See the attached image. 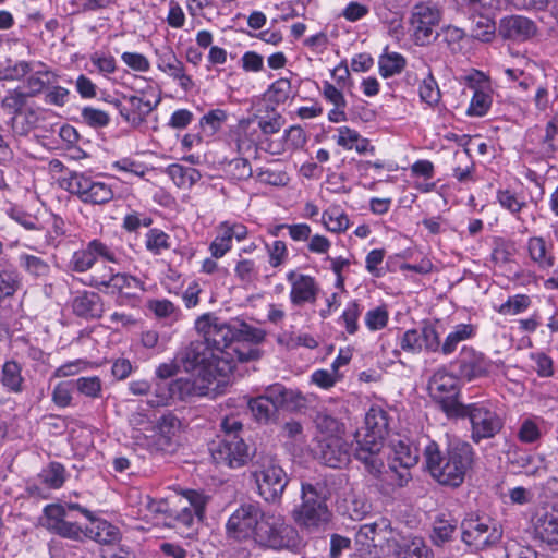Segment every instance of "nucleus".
<instances>
[{
    "label": "nucleus",
    "mask_w": 558,
    "mask_h": 558,
    "mask_svg": "<svg viewBox=\"0 0 558 558\" xmlns=\"http://www.w3.org/2000/svg\"><path fill=\"white\" fill-rule=\"evenodd\" d=\"M418 462V450L404 441L393 446V456L389 463H398L399 466H414Z\"/></svg>",
    "instance_id": "de8ad7c7"
},
{
    "label": "nucleus",
    "mask_w": 558,
    "mask_h": 558,
    "mask_svg": "<svg viewBox=\"0 0 558 558\" xmlns=\"http://www.w3.org/2000/svg\"><path fill=\"white\" fill-rule=\"evenodd\" d=\"M301 490L302 504L293 510V519L301 527L318 531L330 521L329 489L324 482H315L302 483Z\"/></svg>",
    "instance_id": "20e7f679"
},
{
    "label": "nucleus",
    "mask_w": 558,
    "mask_h": 558,
    "mask_svg": "<svg viewBox=\"0 0 558 558\" xmlns=\"http://www.w3.org/2000/svg\"><path fill=\"white\" fill-rule=\"evenodd\" d=\"M210 452L216 464L232 469L241 468L252 459L250 447L243 438L233 434L221 437L211 446Z\"/></svg>",
    "instance_id": "ddd939ff"
},
{
    "label": "nucleus",
    "mask_w": 558,
    "mask_h": 558,
    "mask_svg": "<svg viewBox=\"0 0 558 558\" xmlns=\"http://www.w3.org/2000/svg\"><path fill=\"white\" fill-rule=\"evenodd\" d=\"M65 470L62 464L58 462H51L46 469L39 473V480L46 486L50 488H60L64 481Z\"/></svg>",
    "instance_id": "8fccbe9b"
},
{
    "label": "nucleus",
    "mask_w": 558,
    "mask_h": 558,
    "mask_svg": "<svg viewBox=\"0 0 558 558\" xmlns=\"http://www.w3.org/2000/svg\"><path fill=\"white\" fill-rule=\"evenodd\" d=\"M252 468V476L257 485L259 496L266 502L279 501L289 478L278 460L270 454H259L253 461Z\"/></svg>",
    "instance_id": "39448f33"
},
{
    "label": "nucleus",
    "mask_w": 558,
    "mask_h": 558,
    "mask_svg": "<svg viewBox=\"0 0 558 558\" xmlns=\"http://www.w3.org/2000/svg\"><path fill=\"white\" fill-rule=\"evenodd\" d=\"M474 335V327L470 324H460L456 326L454 330L448 333L444 343L439 342V350L444 355L452 354L458 345Z\"/></svg>",
    "instance_id": "e433bc0d"
},
{
    "label": "nucleus",
    "mask_w": 558,
    "mask_h": 558,
    "mask_svg": "<svg viewBox=\"0 0 558 558\" xmlns=\"http://www.w3.org/2000/svg\"><path fill=\"white\" fill-rule=\"evenodd\" d=\"M418 94L422 101L428 104L429 106H434L440 100V90L438 84L432 74H428L425 77L420 87Z\"/></svg>",
    "instance_id": "4d7b16f0"
},
{
    "label": "nucleus",
    "mask_w": 558,
    "mask_h": 558,
    "mask_svg": "<svg viewBox=\"0 0 558 558\" xmlns=\"http://www.w3.org/2000/svg\"><path fill=\"white\" fill-rule=\"evenodd\" d=\"M322 221L331 232H343L349 228V218L339 207H330L322 215Z\"/></svg>",
    "instance_id": "c03bdc74"
},
{
    "label": "nucleus",
    "mask_w": 558,
    "mask_h": 558,
    "mask_svg": "<svg viewBox=\"0 0 558 558\" xmlns=\"http://www.w3.org/2000/svg\"><path fill=\"white\" fill-rule=\"evenodd\" d=\"M473 449L465 441L450 442L441 450L435 441H429L424 449V458L430 475L440 484L459 487L473 463Z\"/></svg>",
    "instance_id": "f03ea898"
},
{
    "label": "nucleus",
    "mask_w": 558,
    "mask_h": 558,
    "mask_svg": "<svg viewBox=\"0 0 558 558\" xmlns=\"http://www.w3.org/2000/svg\"><path fill=\"white\" fill-rule=\"evenodd\" d=\"M235 277L244 284L253 283L258 276L256 264L252 259H241L234 268Z\"/></svg>",
    "instance_id": "052dcab7"
},
{
    "label": "nucleus",
    "mask_w": 558,
    "mask_h": 558,
    "mask_svg": "<svg viewBox=\"0 0 558 558\" xmlns=\"http://www.w3.org/2000/svg\"><path fill=\"white\" fill-rule=\"evenodd\" d=\"M537 538L549 545L558 544V510L551 509L536 514L533 522Z\"/></svg>",
    "instance_id": "bb28decb"
},
{
    "label": "nucleus",
    "mask_w": 558,
    "mask_h": 558,
    "mask_svg": "<svg viewBox=\"0 0 558 558\" xmlns=\"http://www.w3.org/2000/svg\"><path fill=\"white\" fill-rule=\"evenodd\" d=\"M440 21V10L430 2L416 3L411 13L410 23L417 45H427L434 38V29Z\"/></svg>",
    "instance_id": "4468645a"
},
{
    "label": "nucleus",
    "mask_w": 558,
    "mask_h": 558,
    "mask_svg": "<svg viewBox=\"0 0 558 558\" xmlns=\"http://www.w3.org/2000/svg\"><path fill=\"white\" fill-rule=\"evenodd\" d=\"M226 229L227 228L221 222L218 226V234L209 246L210 253L215 258L222 257L232 247V236Z\"/></svg>",
    "instance_id": "864d4df0"
},
{
    "label": "nucleus",
    "mask_w": 558,
    "mask_h": 558,
    "mask_svg": "<svg viewBox=\"0 0 558 558\" xmlns=\"http://www.w3.org/2000/svg\"><path fill=\"white\" fill-rule=\"evenodd\" d=\"M384 438L366 432L362 440L356 439L355 458L365 465L373 476H379L384 468V461L379 456Z\"/></svg>",
    "instance_id": "a211bd4d"
},
{
    "label": "nucleus",
    "mask_w": 558,
    "mask_h": 558,
    "mask_svg": "<svg viewBox=\"0 0 558 558\" xmlns=\"http://www.w3.org/2000/svg\"><path fill=\"white\" fill-rule=\"evenodd\" d=\"M44 526L49 531L70 539H80L83 533L78 524L65 520V507L58 504L47 505L44 508Z\"/></svg>",
    "instance_id": "aec40b11"
},
{
    "label": "nucleus",
    "mask_w": 558,
    "mask_h": 558,
    "mask_svg": "<svg viewBox=\"0 0 558 558\" xmlns=\"http://www.w3.org/2000/svg\"><path fill=\"white\" fill-rule=\"evenodd\" d=\"M195 327L208 345L215 350L220 364L217 372L227 378L236 362L256 361L260 357L257 344L265 340V331L244 322L227 323L211 314L199 317Z\"/></svg>",
    "instance_id": "f257e3e1"
},
{
    "label": "nucleus",
    "mask_w": 558,
    "mask_h": 558,
    "mask_svg": "<svg viewBox=\"0 0 558 558\" xmlns=\"http://www.w3.org/2000/svg\"><path fill=\"white\" fill-rule=\"evenodd\" d=\"M478 20L475 22L471 36L477 40L488 43L490 41L496 32L495 22L487 15V13H477Z\"/></svg>",
    "instance_id": "3c124183"
},
{
    "label": "nucleus",
    "mask_w": 558,
    "mask_h": 558,
    "mask_svg": "<svg viewBox=\"0 0 558 558\" xmlns=\"http://www.w3.org/2000/svg\"><path fill=\"white\" fill-rule=\"evenodd\" d=\"M461 415L453 418L469 417L471 422V438L475 444L495 437L504 427V421L488 402L463 404Z\"/></svg>",
    "instance_id": "0eeeda50"
},
{
    "label": "nucleus",
    "mask_w": 558,
    "mask_h": 558,
    "mask_svg": "<svg viewBox=\"0 0 558 558\" xmlns=\"http://www.w3.org/2000/svg\"><path fill=\"white\" fill-rule=\"evenodd\" d=\"M457 529V521L447 519L445 514L438 515L433 524L432 539L435 545L441 546L448 542Z\"/></svg>",
    "instance_id": "79ce46f5"
},
{
    "label": "nucleus",
    "mask_w": 558,
    "mask_h": 558,
    "mask_svg": "<svg viewBox=\"0 0 558 558\" xmlns=\"http://www.w3.org/2000/svg\"><path fill=\"white\" fill-rule=\"evenodd\" d=\"M499 35L505 39L526 40L537 33L535 22L523 15H510L500 20Z\"/></svg>",
    "instance_id": "b1692460"
},
{
    "label": "nucleus",
    "mask_w": 558,
    "mask_h": 558,
    "mask_svg": "<svg viewBox=\"0 0 558 558\" xmlns=\"http://www.w3.org/2000/svg\"><path fill=\"white\" fill-rule=\"evenodd\" d=\"M456 363L459 377L468 381L488 375L493 365L490 360L472 347H463Z\"/></svg>",
    "instance_id": "6ab92c4d"
},
{
    "label": "nucleus",
    "mask_w": 558,
    "mask_h": 558,
    "mask_svg": "<svg viewBox=\"0 0 558 558\" xmlns=\"http://www.w3.org/2000/svg\"><path fill=\"white\" fill-rule=\"evenodd\" d=\"M531 304V300L525 294H517L514 296L509 298L505 303H502L498 310L500 314L504 315H517L525 311Z\"/></svg>",
    "instance_id": "bf43d9fd"
},
{
    "label": "nucleus",
    "mask_w": 558,
    "mask_h": 558,
    "mask_svg": "<svg viewBox=\"0 0 558 558\" xmlns=\"http://www.w3.org/2000/svg\"><path fill=\"white\" fill-rule=\"evenodd\" d=\"M97 282L104 284L107 293L118 294L121 299L136 298L140 292L145 290L144 282L138 278L118 271L98 277Z\"/></svg>",
    "instance_id": "412c9836"
},
{
    "label": "nucleus",
    "mask_w": 558,
    "mask_h": 558,
    "mask_svg": "<svg viewBox=\"0 0 558 558\" xmlns=\"http://www.w3.org/2000/svg\"><path fill=\"white\" fill-rule=\"evenodd\" d=\"M405 64L404 57L398 52H386L378 60L379 73L385 78L401 73Z\"/></svg>",
    "instance_id": "a19ab883"
},
{
    "label": "nucleus",
    "mask_w": 558,
    "mask_h": 558,
    "mask_svg": "<svg viewBox=\"0 0 558 558\" xmlns=\"http://www.w3.org/2000/svg\"><path fill=\"white\" fill-rule=\"evenodd\" d=\"M19 264L27 275L34 278H47L51 271L48 262L26 253L19 256Z\"/></svg>",
    "instance_id": "4c0bfd02"
},
{
    "label": "nucleus",
    "mask_w": 558,
    "mask_h": 558,
    "mask_svg": "<svg viewBox=\"0 0 558 558\" xmlns=\"http://www.w3.org/2000/svg\"><path fill=\"white\" fill-rule=\"evenodd\" d=\"M459 379L445 371L436 372L428 384L432 398L440 405L449 418L461 415L463 403L458 400L460 388Z\"/></svg>",
    "instance_id": "1a4fd4ad"
},
{
    "label": "nucleus",
    "mask_w": 558,
    "mask_h": 558,
    "mask_svg": "<svg viewBox=\"0 0 558 558\" xmlns=\"http://www.w3.org/2000/svg\"><path fill=\"white\" fill-rule=\"evenodd\" d=\"M31 233L25 236V245L29 250L36 252H45V250L54 244V240L52 236V232L48 229H45L40 222L36 225V228H33Z\"/></svg>",
    "instance_id": "58836bf2"
},
{
    "label": "nucleus",
    "mask_w": 558,
    "mask_h": 558,
    "mask_svg": "<svg viewBox=\"0 0 558 558\" xmlns=\"http://www.w3.org/2000/svg\"><path fill=\"white\" fill-rule=\"evenodd\" d=\"M66 190L76 195L83 203L92 205L107 204L114 195L111 185L82 172H73L69 177Z\"/></svg>",
    "instance_id": "9d476101"
},
{
    "label": "nucleus",
    "mask_w": 558,
    "mask_h": 558,
    "mask_svg": "<svg viewBox=\"0 0 558 558\" xmlns=\"http://www.w3.org/2000/svg\"><path fill=\"white\" fill-rule=\"evenodd\" d=\"M296 531L284 518L263 512L252 541L262 549L280 550L295 544Z\"/></svg>",
    "instance_id": "423d86ee"
},
{
    "label": "nucleus",
    "mask_w": 558,
    "mask_h": 558,
    "mask_svg": "<svg viewBox=\"0 0 558 558\" xmlns=\"http://www.w3.org/2000/svg\"><path fill=\"white\" fill-rule=\"evenodd\" d=\"M179 501L180 508H172L169 515L177 524L191 527L195 518L201 521L204 519L208 496L196 490H187Z\"/></svg>",
    "instance_id": "2eb2a0df"
},
{
    "label": "nucleus",
    "mask_w": 558,
    "mask_h": 558,
    "mask_svg": "<svg viewBox=\"0 0 558 558\" xmlns=\"http://www.w3.org/2000/svg\"><path fill=\"white\" fill-rule=\"evenodd\" d=\"M95 529V532L94 530L90 532L94 533V539L99 544L110 546L120 538L119 530L107 521H99Z\"/></svg>",
    "instance_id": "13d9d810"
},
{
    "label": "nucleus",
    "mask_w": 558,
    "mask_h": 558,
    "mask_svg": "<svg viewBox=\"0 0 558 558\" xmlns=\"http://www.w3.org/2000/svg\"><path fill=\"white\" fill-rule=\"evenodd\" d=\"M74 387L73 380L61 381L56 385L51 393L53 403L59 408H66L72 401V388Z\"/></svg>",
    "instance_id": "69168bd1"
},
{
    "label": "nucleus",
    "mask_w": 558,
    "mask_h": 558,
    "mask_svg": "<svg viewBox=\"0 0 558 558\" xmlns=\"http://www.w3.org/2000/svg\"><path fill=\"white\" fill-rule=\"evenodd\" d=\"M177 359L185 372L194 374L187 377L189 380L203 381L202 384L206 388V396H214L216 393V388L213 387L216 380L218 381L217 386H219L226 379L217 372L220 359L217 357L215 350L203 340L190 342L187 347L177 354Z\"/></svg>",
    "instance_id": "7ed1b4c3"
},
{
    "label": "nucleus",
    "mask_w": 558,
    "mask_h": 558,
    "mask_svg": "<svg viewBox=\"0 0 558 558\" xmlns=\"http://www.w3.org/2000/svg\"><path fill=\"white\" fill-rule=\"evenodd\" d=\"M315 422L317 428L326 436L339 435L343 429V425L327 413H318Z\"/></svg>",
    "instance_id": "338daca9"
},
{
    "label": "nucleus",
    "mask_w": 558,
    "mask_h": 558,
    "mask_svg": "<svg viewBox=\"0 0 558 558\" xmlns=\"http://www.w3.org/2000/svg\"><path fill=\"white\" fill-rule=\"evenodd\" d=\"M396 530L392 527L390 520L379 518L372 523L362 524L355 535L356 542L366 546H378L383 541L391 543Z\"/></svg>",
    "instance_id": "5701e85b"
},
{
    "label": "nucleus",
    "mask_w": 558,
    "mask_h": 558,
    "mask_svg": "<svg viewBox=\"0 0 558 558\" xmlns=\"http://www.w3.org/2000/svg\"><path fill=\"white\" fill-rule=\"evenodd\" d=\"M462 541L475 550L497 544L502 537L501 526L490 518H471L462 522Z\"/></svg>",
    "instance_id": "9b49d317"
},
{
    "label": "nucleus",
    "mask_w": 558,
    "mask_h": 558,
    "mask_svg": "<svg viewBox=\"0 0 558 558\" xmlns=\"http://www.w3.org/2000/svg\"><path fill=\"white\" fill-rule=\"evenodd\" d=\"M411 468L412 466H399L398 463H389L388 468L385 469L384 466L381 474L375 477L388 487H403L411 480Z\"/></svg>",
    "instance_id": "f704fd0d"
},
{
    "label": "nucleus",
    "mask_w": 558,
    "mask_h": 558,
    "mask_svg": "<svg viewBox=\"0 0 558 558\" xmlns=\"http://www.w3.org/2000/svg\"><path fill=\"white\" fill-rule=\"evenodd\" d=\"M82 120L87 125L97 129L107 126L110 122V117L104 110L85 107L82 110Z\"/></svg>",
    "instance_id": "680f3d73"
},
{
    "label": "nucleus",
    "mask_w": 558,
    "mask_h": 558,
    "mask_svg": "<svg viewBox=\"0 0 558 558\" xmlns=\"http://www.w3.org/2000/svg\"><path fill=\"white\" fill-rule=\"evenodd\" d=\"M269 399L277 405V409L296 411L305 404V398L300 391L286 388L281 384L269 386Z\"/></svg>",
    "instance_id": "c85d7f7f"
},
{
    "label": "nucleus",
    "mask_w": 558,
    "mask_h": 558,
    "mask_svg": "<svg viewBox=\"0 0 558 558\" xmlns=\"http://www.w3.org/2000/svg\"><path fill=\"white\" fill-rule=\"evenodd\" d=\"M456 166L452 168V175L463 184L475 182V163L472 160L469 151H456L454 153Z\"/></svg>",
    "instance_id": "72a5a7b5"
},
{
    "label": "nucleus",
    "mask_w": 558,
    "mask_h": 558,
    "mask_svg": "<svg viewBox=\"0 0 558 558\" xmlns=\"http://www.w3.org/2000/svg\"><path fill=\"white\" fill-rule=\"evenodd\" d=\"M365 426L368 433L385 437L388 429L387 412L380 407H372L365 415Z\"/></svg>",
    "instance_id": "ea45409f"
},
{
    "label": "nucleus",
    "mask_w": 558,
    "mask_h": 558,
    "mask_svg": "<svg viewBox=\"0 0 558 558\" xmlns=\"http://www.w3.org/2000/svg\"><path fill=\"white\" fill-rule=\"evenodd\" d=\"M98 257L117 263L116 254L109 246L99 240H92L85 247L73 253L69 262V268L74 272H86L93 268Z\"/></svg>",
    "instance_id": "dca6fc26"
},
{
    "label": "nucleus",
    "mask_w": 558,
    "mask_h": 558,
    "mask_svg": "<svg viewBox=\"0 0 558 558\" xmlns=\"http://www.w3.org/2000/svg\"><path fill=\"white\" fill-rule=\"evenodd\" d=\"M393 554L398 558H433L432 549L425 541L416 535H402L396 531L392 542Z\"/></svg>",
    "instance_id": "393cba45"
},
{
    "label": "nucleus",
    "mask_w": 558,
    "mask_h": 558,
    "mask_svg": "<svg viewBox=\"0 0 558 558\" xmlns=\"http://www.w3.org/2000/svg\"><path fill=\"white\" fill-rule=\"evenodd\" d=\"M227 112L221 109H214L201 119V126L209 134H215L227 120Z\"/></svg>",
    "instance_id": "0e129e2a"
},
{
    "label": "nucleus",
    "mask_w": 558,
    "mask_h": 558,
    "mask_svg": "<svg viewBox=\"0 0 558 558\" xmlns=\"http://www.w3.org/2000/svg\"><path fill=\"white\" fill-rule=\"evenodd\" d=\"M146 248L155 255L170 248L169 235L160 229H150L146 234Z\"/></svg>",
    "instance_id": "603ef678"
},
{
    "label": "nucleus",
    "mask_w": 558,
    "mask_h": 558,
    "mask_svg": "<svg viewBox=\"0 0 558 558\" xmlns=\"http://www.w3.org/2000/svg\"><path fill=\"white\" fill-rule=\"evenodd\" d=\"M257 124L263 134L272 135L278 133L283 126L284 119L281 114L272 112L271 114L259 117Z\"/></svg>",
    "instance_id": "774afa93"
},
{
    "label": "nucleus",
    "mask_w": 558,
    "mask_h": 558,
    "mask_svg": "<svg viewBox=\"0 0 558 558\" xmlns=\"http://www.w3.org/2000/svg\"><path fill=\"white\" fill-rule=\"evenodd\" d=\"M287 278L291 283L290 300L293 305L301 306L316 301L318 287L313 277L290 271Z\"/></svg>",
    "instance_id": "a878e982"
},
{
    "label": "nucleus",
    "mask_w": 558,
    "mask_h": 558,
    "mask_svg": "<svg viewBox=\"0 0 558 558\" xmlns=\"http://www.w3.org/2000/svg\"><path fill=\"white\" fill-rule=\"evenodd\" d=\"M527 250L531 258L543 269L554 266V257L547 254L545 240L534 236L529 240Z\"/></svg>",
    "instance_id": "37998d69"
},
{
    "label": "nucleus",
    "mask_w": 558,
    "mask_h": 558,
    "mask_svg": "<svg viewBox=\"0 0 558 558\" xmlns=\"http://www.w3.org/2000/svg\"><path fill=\"white\" fill-rule=\"evenodd\" d=\"M77 391L88 398L101 396L102 383L98 376L80 377L73 381Z\"/></svg>",
    "instance_id": "5fc2aeb1"
},
{
    "label": "nucleus",
    "mask_w": 558,
    "mask_h": 558,
    "mask_svg": "<svg viewBox=\"0 0 558 558\" xmlns=\"http://www.w3.org/2000/svg\"><path fill=\"white\" fill-rule=\"evenodd\" d=\"M126 99L134 116L137 117V123L142 122L160 102V97L155 101L138 96H130Z\"/></svg>",
    "instance_id": "6e6d98bb"
},
{
    "label": "nucleus",
    "mask_w": 558,
    "mask_h": 558,
    "mask_svg": "<svg viewBox=\"0 0 558 558\" xmlns=\"http://www.w3.org/2000/svg\"><path fill=\"white\" fill-rule=\"evenodd\" d=\"M400 348L409 353L417 354L422 350L438 352L439 335L433 325H424L421 329H409L399 339Z\"/></svg>",
    "instance_id": "f3484780"
},
{
    "label": "nucleus",
    "mask_w": 558,
    "mask_h": 558,
    "mask_svg": "<svg viewBox=\"0 0 558 558\" xmlns=\"http://www.w3.org/2000/svg\"><path fill=\"white\" fill-rule=\"evenodd\" d=\"M181 426L180 420L172 413L162 415L156 423L155 445L159 450H169L172 447V439Z\"/></svg>",
    "instance_id": "7c9ffc66"
},
{
    "label": "nucleus",
    "mask_w": 558,
    "mask_h": 558,
    "mask_svg": "<svg viewBox=\"0 0 558 558\" xmlns=\"http://www.w3.org/2000/svg\"><path fill=\"white\" fill-rule=\"evenodd\" d=\"M31 71L32 66L27 61L12 62L7 60L0 63V81L21 80Z\"/></svg>",
    "instance_id": "09e8293b"
},
{
    "label": "nucleus",
    "mask_w": 558,
    "mask_h": 558,
    "mask_svg": "<svg viewBox=\"0 0 558 558\" xmlns=\"http://www.w3.org/2000/svg\"><path fill=\"white\" fill-rule=\"evenodd\" d=\"M349 445L339 435L326 436L319 440L318 458L329 468H341L349 461Z\"/></svg>",
    "instance_id": "4be33fe9"
},
{
    "label": "nucleus",
    "mask_w": 558,
    "mask_h": 558,
    "mask_svg": "<svg viewBox=\"0 0 558 558\" xmlns=\"http://www.w3.org/2000/svg\"><path fill=\"white\" fill-rule=\"evenodd\" d=\"M263 509L258 504L241 505L226 523V536L236 542H245L253 538L259 520L263 518Z\"/></svg>",
    "instance_id": "f8f14e48"
},
{
    "label": "nucleus",
    "mask_w": 558,
    "mask_h": 558,
    "mask_svg": "<svg viewBox=\"0 0 558 558\" xmlns=\"http://www.w3.org/2000/svg\"><path fill=\"white\" fill-rule=\"evenodd\" d=\"M22 288V277L13 266L0 269V302L13 298Z\"/></svg>",
    "instance_id": "c9c22d12"
},
{
    "label": "nucleus",
    "mask_w": 558,
    "mask_h": 558,
    "mask_svg": "<svg viewBox=\"0 0 558 558\" xmlns=\"http://www.w3.org/2000/svg\"><path fill=\"white\" fill-rule=\"evenodd\" d=\"M202 383V380L191 381L184 377L170 383H158L148 404L150 407H167L174 401L189 402L195 398L206 397V388Z\"/></svg>",
    "instance_id": "6e6552de"
},
{
    "label": "nucleus",
    "mask_w": 558,
    "mask_h": 558,
    "mask_svg": "<svg viewBox=\"0 0 558 558\" xmlns=\"http://www.w3.org/2000/svg\"><path fill=\"white\" fill-rule=\"evenodd\" d=\"M158 69L177 80L185 90L193 87V81L184 71L183 63L175 57L172 50H167L158 58Z\"/></svg>",
    "instance_id": "cd10ccee"
},
{
    "label": "nucleus",
    "mask_w": 558,
    "mask_h": 558,
    "mask_svg": "<svg viewBox=\"0 0 558 558\" xmlns=\"http://www.w3.org/2000/svg\"><path fill=\"white\" fill-rule=\"evenodd\" d=\"M166 173L171 178L178 187H192L202 178L201 172L191 167L172 163L166 168Z\"/></svg>",
    "instance_id": "2f4dec72"
},
{
    "label": "nucleus",
    "mask_w": 558,
    "mask_h": 558,
    "mask_svg": "<svg viewBox=\"0 0 558 558\" xmlns=\"http://www.w3.org/2000/svg\"><path fill=\"white\" fill-rule=\"evenodd\" d=\"M73 312L84 318H99L104 313L101 298L96 292L84 291L72 302Z\"/></svg>",
    "instance_id": "c756f323"
},
{
    "label": "nucleus",
    "mask_w": 558,
    "mask_h": 558,
    "mask_svg": "<svg viewBox=\"0 0 558 558\" xmlns=\"http://www.w3.org/2000/svg\"><path fill=\"white\" fill-rule=\"evenodd\" d=\"M57 77V74L50 70L37 71L27 78L26 86L28 92L25 93V95H27V97H34L40 94L47 86L54 83Z\"/></svg>",
    "instance_id": "49530a36"
},
{
    "label": "nucleus",
    "mask_w": 558,
    "mask_h": 558,
    "mask_svg": "<svg viewBox=\"0 0 558 558\" xmlns=\"http://www.w3.org/2000/svg\"><path fill=\"white\" fill-rule=\"evenodd\" d=\"M21 366L15 361H8L2 367L1 383L10 391L21 392L23 377L21 375Z\"/></svg>",
    "instance_id": "a18cd8bd"
},
{
    "label": "nucleus",
    "mask_w": 558,
    "mask_h": 558,
    "mask_svg": "<svg viewBox=\"0 0 558 558\" xmlns=\"http://www.w3.org/2000/svg\"><path fill=\"white\" fill-rule=\"evenodd\" d=\"M269 387H267L264 395L248 401V408L259 423H268L278 410L277 405L269 399Z\"/></svg>",
    "instance_id": "473e14b6"
},
{
    "label": "nucleus",
    "mask_w": 558,
    "mask_h": 558,
    "mask_svg": "<svg viewBox=\"0 0 558 558\" xmlns=\"http://www.w3.org/2000/svg\"><path fill=\"white\" fill-rule=\"evenodd\" d=\"M492 105L490 96L483 90H475L468 109L469 116L482 117Z\"/></svg>",
    "instance_id": "e2e57ef3"
}]
</instances>
